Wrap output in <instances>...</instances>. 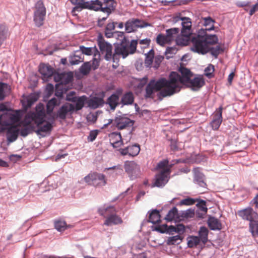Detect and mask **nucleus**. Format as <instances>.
Wrapping results in <instances>:
<instances>
[{
	"instance_id": "8fccbe9b",
	"label": "nucleus",
	"mask_w": 258,
	"mask_h": 258,
	"mask_svg": "<svg viewBox=\"0 0 258 258\" xmlns=\"http://www.w3.org/2000/svg\"><path fill=\"white\" fill-rule=\"evenodd\" d=\"M87 99V97L85 95L81 97L77 98L76 101L75 102V104H73L74 107L73 112L81 110L84 106L85 101Z\"/></svg>"
},
{
	"instance_id": "a18cd8bd",
	"label": "nucleus",
	"mask_w": 258,
	"mask_h": 258,
	"mask_svg": "<svg viewBox=\"0 0 258 258\" xmlns=\"http://www.w3.org/2000/svg\"><path fill=\"white\" fill-rule=\"evenodd\" d=\"M208 53L210 52L215 58H217L220 53L224 51V48L219 45H217L216 47L208 46Z\"/></svg>"
},
{
	"instance_id": "4468645a",
	"label": "nucleus",
	"mask_w": 258,
	"mask_h": 258,
	"mask_svg": "<svg viewBox=\"0 0 258 258\" xmlns=\"http://www.w3.org/2000/svg\"><path fill=\"white\" fill-rule=\"evenodd\" d=\"M237 215L242 219L251 222L258 217V214L254 211L252 208L249 206L247 208L239 210Z\"/></svg>"
},
{
	"instance_id": "7ed1b4c3",
	"label": "nucleus",
	"mask_w": 258,
	"mask_h": 258,
	"mask_svg": "<svg viewBox=\"0 0 258 258\" xmlns=\"http://www.w3.org/2000/svg\"><path fill=\"white\" fill-rule=\"evenodd\" d=\"M86 8L90 10L96 12L101 11L103 13L107 14V16H109L115 10L116 6L110 4L103 7L102 2L99 0H91L87 1L86 3Z\"/></svg>"
},
{
	"instance_id": "72a5a7b5",
	"label": "nucleus",
	"mask_w": 258,
	"mask_h": 258,
	"mask_svg": "<svg viewBox=\"0 0 258 258\" xmlns=\"http://www.w3.org/2000/svg\"><path fill=\"white\" fill-rule=\"evenodd\" d=\"M134 96L132 92L128 91L125 92L122 96L120 100V104L122 107L124 105H130L134 104Z\"/></svg>"
},
{
	"instance_id": "6e6552de",
	"label": "nucleus",
	"mask_w": 258,
	"mask_h": 258,
	"mask_svg": "<svg viewBox=\"0 0 258 258\" xmlns=\"http://www.w3.org/2000/svg\"><path fill=\"white\" fill-rule=\"evenodd\" d=\"M84 180L88 184H101L102 185H105L107 184L105 175L103 173L97 172H91L84 177Z\"/></svg>"
},
{
	"instance_id": "a19ab883",
	"label": "nucleus",
	"mask_w": 258,
	"mask_h": 258,
	"mask_svg": "<svg viewBox=\"0 0 258 258\" xmlns=\"http://www.w3.org/2000/svg\"><path fill=\"white\" fill-rule=\"evenodd\" d=\"M209 233V230L208 228L205 226H202L200 227L198 236L203 243L205 244L208 242Z\"/></svg>"
},
{
	"instance_id": "f3484780",
	"label": "nucleus",
	"mask_w": 258,
	"mask_h": 258,
	"mask_svg": "<svg viewBox=\"0 0 258 258\" xmlns=\"http://www.w3.org/2000/svg\"><path fill=\"white\" fill-rule=\"evenodd\" d=\"M205 84V80L202 76L198 75L194 79L191 78L184 85L187 88H190L192 91H197L199 90Z\"/></svg>"
},
{
	"instance_id": "aec40b11",
	"label": "nucleus",
	"mask_w": 258,
	"mask_h": 258,
	"mask_svg": "<svg viewBox=\"0 0 258 258\" xmlns=\"http://www.w3.org/2000/svg\"><path fill=\"white\" fill-rule=\"evenodd\" d=\"M192 171L194 173V182L200 187L206 188L207 185L205 182V175L201 171L200 168H194Z\"/></svg>"
},
{
	"instance_id": "2f4dec72",
	"label": "nucleus",
	"mask_w": 258,
	"mask_h": 258,
	"mask_svg": "<svg viewBox=\"0 0 258 258\" xmlns=\"http://www.w3.org/2000/svg\"><path fill=\"white\" fill-rule=\"evenodd\" d=\"M122 222L121 218L117 216L115 213H111L106 218L104 224L107 226H110L112 224L117 225L121 224Z\"/></svg>"
},
{
	"instance_id": "393cba45",
	"label": "nucleus",
	"mask_w": 258,
	"mask_h": 258,
	"mask_svg": "<svg viewBox=\"0 0 258 258\" xmlns=\"http://www.w3.org/2000/svg\"><path fill=\"white\" fill-rule=\"evenodd\" d=\"M104 93L102 92L101 97L94 96L91 97L88 101V106L92 109H96L102 107L105 104L103 100Z\"/></svg>"
},
{
	"instance_id": "a211bd4d",
	"label": "nucleus",
	"mask_w": 258,
	"mask_h": 258,
	"mask_svg": "<svg viewBox=\"0 0 258 258\" xmlns=\"http://www.w3.org/2000/svg\"><path fill=\"white\" fill-rule=\"evenodd\" d=\"M53 77L54 81L57 83V84L60 85H66L72 82L73 79V75L71 72L68 73L55 72Z\"/></svg>"
},
{
	"instance_id": "39448f33",
	"label": "nucleus",
	"mask_w": 258,
	"mask_h": 258,
	"mask_svg": "<svg viewBox=\"0 0 258 258\" xmlns=\"http://www.w3.org/2000/svg\"><path fill=\"white\" fill-rule=\"evenodd\" d=\"M132 116V114L130 113H124L121 115L116 114L114 119V123L117 128L119 130H122L133 126L135 120L129 118V116Z\"/></svg>"
},
{
	"instance_id": "20e7f679",
	"label": "nucleus",
	"mask_w": 258,
	"mask_h": 258,
	"mask_svg": "<svg viewBox=\"0 0 258 258\" xmlns=\"http://www.w3.org/2000/svg\"><path fill=\"white\" fill-rule=\"evenodd\" d=\"M35 9L33 20L35 25L40 27L43 24L46 13L45 7L42 0H39L37 2L35 6Z\"/></svg>"
},
{
	"instance_id": "dca6fc26",
	"label": "nucleus",
	"mask_w": 258,
	"mask_h": 258,
	"mask_svg": "<svg viewBox=\"0 0 258 258\" xmlns=\"http://www.w3.org/2000/svg\"><path fill=\"white\" fill-rule=\"evenodd\" d=\"M16 121L15 114L5 113L1 114L0 117V131L6 130L9 126L13 125Z\"/></svg>"
},
{
	"instance_id": "1a4fd4ad",
	"label": "nucleus",
	"mask_w": 258,
	"mask_h": 258,
	"mask_svg": "<svg viewBox=\"0 0 258 258\" xmlns=\"http://www.w3.org/2000/svg\"><path fill=\"white\" fill-rule=\"evenodd\" d=\"M163 208L160 210L157 209H152L149 210L147 214L148 216V219H144L142 222L141 226L142 227L148 223H152L155 225L158 223H161V212L162 211Z\"/></svg>"
},
{
	"instance_id": "864d4df0",
	"label": "nucleus",
	"mask_w": 258,
	"mask_h": 258,
	"mask_svg": "<svg viewBox=\"0 0 258 258\" xmlns=\"http://www.w3.org/2000/svg\"><path fill=\"white\" fill-rule=\"evenodd\" d=\"M185 1L183 0H172V1H166V0H162L160 1V2L162 4V6H167L171 5L172 6H180L182 5L185 4Z\"/></svg>"
},
{
	"instance_id": "338daca9",
	"label": "nucleus",
	"mask_w": 258,
	"mask_h": 258,
	"mask_svg": "<svg viewBox=\"0 0 258 258\" xmlns=\"http://www.w3.org/2000/svg\"><path fill=\"white\" fill-rule=\"evenodd\" d=\"M215 70L214 66L212 64H209L205 69V75L210 79L214 77L213 72Z\"/></svg>"
},
{
	"instance_id": "9b49d317",
	"label": "nucleus",
	"mask_w": 258,
	"mask_h": 258,
	"mask_svg": "<svg viewBox=\"0 0 258 258\" xmlns=\"http://www.w3.org/2000/svg\"><path fill=\"white\" fill-rule=\"evenodd\" d=\"M26 147V146L22 147L21 149L22 151L20 154H11L8 155L7 157L9 158L10 161L16 163L20 161L22 158L26 157L30 154L32 153V152H34L35 148H38V147H35V146H30L28 148Z\"/></svg>"
},
{
	"instance_id": "c03bdc74",
	"label": "nucleus",
	"mask_w": 258,
	"mask_h": 258,
	"mask_svg": "<svg viewBox=\"0 0 258 258\" xmlns=\"http://www.w3.org/2000/svg\"><path fill=\"white\" fill-rule=\"evenodd\" d=\"M186 240L187 247L189 248L196 247L202 242L200 238L196 235H188Z\"/></svg>"
},
{
	"instance_id": "4be33fe9",
	"label": "nucleus",
	"mask_w": 258,
	"mask_h": 258,
	"mask_svg": "<svg viewBox=\"0 0 258 258\" xmlns=\"http://www.w3.org/2000/svg\"><path fill=\"white\" fill-rule=\"evenodd\" d=\"M207 224L210 230L220 231L223 228L220 220L211 215H208Z\"/></svg>"
},
{
	"instance_id": "b1692460",
	"label": "nucleus",
	"mask_w": 258,
	"mask_h": 258,
	"mask_svg": "<svg viewBox=\"0 0 258 258\" xmlns=\"http://www.w3.org/2000/svg\"><path fill=\"white\" fill-rule=\"evenodd\" d=\"M199 31L200 33H201L202 36L208 46L218 43V38L217 35L209 34L204 31L203 28H201Z\"/></svg>"
},
{
	"instance_id": "f257e3e1",
	"label": "nucleus",
	"mask_w": 258,
	"mask_h": 258,
	"mask_svg": "<svg viewBox=\"0 0 258 258\" xmlns=\"http://www.w3.org/2000/svg\"><path fill=\"white\" fill-rule=\"evenodd\" d=\"M158 79L163 87V89L157 94L159 100L178 93L182 88L180 75L176 72L171 71L168 79L161 77Z\"/></svg>"
},
{
	"instance_id": "4d7b16f0",
	"label": "nucleus",
	"mask_w": 258,
	"mask_h": 258,
	"mask_svg": "<svg viewBox=\"0 0 258 258\" xmlns=\"http://www.w3.org/2000/svg\"><path fill=\"white\" fill-rule=\"evenodd\" d=\"M39 97V93H33L30 94L27 97L26 102L28 107L31 106L35 102H36Z\"/></svg>"
},
{
	"instance_id": "c85d7f7f",
	"label": "nucleus",
	"mask_w": 258,
	"mask_h": 258,
	"mask_svg": "<svg viewBox=\"0 0 258 258\" xmlns=\"http://www.w3.org/2000/svg\"><path fill=\"white\" fill-rule=\"evenodd\" d=\"M195 216V211L191 208H188L186 210L180 211L179 212L178 223L184 221L185 220L194 218Z\"/></svg>"
},
{
	"instance_id": "79ce46f5",
	"label": "nucleus",
	"mask_w": 258,
	"mask_h": 258,
	"mask_svg": "<svg viewBox=\"0 0 258 258\" xmlns=\"http://www.w3.org/2000/svg\"><path fill=\"white\" fill-rule=\"evenodd\" d=\"M184 236L179 235H172L167 237L165 242L168 245H178L184 240Z\"/></svg>"
},
{
	"instance_id": "0e129e2a",
	"label": "nucleus",
	"mask_w": 258,
	"mask_h": 258,
	"mask_svg": "<svg viewBox=\"0 0 258 258\" xmlns=\"http://www.w3.org/2000/svg\"><path fill=\"white\" fill-rule=\"evenodd\" d=\"M168 41H169L167 35L164 36L161 33L158 34L156 38L157 43L162 46H163Z\"/></svg>"
},
{
	"instance_id": "4c0bfd02",
	"label": "nucleus",
	"mask_w": 258,
	"mask_h": 258,
	"mask_svg": "<svg viewBox=\"0 0 258 258\" xmlns=\"http://www.w3.org/2000/svg\"><path fill=\"white\" fill-rule=\"evenodd\" d=\"M8 150V146H0V167L9 168L10 164L5 161L4 159L7 158L6 151Z\"/></svg>"
},
{
	"instance_id": "6ab92c4d",
	"label": "nucleus",
	"mask_w": 258,
	"mask_h": 258,
	"mask_svg": "<svg viewBox=\"0 0 258 258\" xmlns=\"http://www.w3.org/2000/svg\"><path fill=\"white\" fill-rule=\"evenodd\" d=\"M222 110L223 107L220 106L214 113L213 118L210 123L213 130H218L222 122Z\"/></svg>"
},
{
	"instance_id": "09e8293b",
	"label": "nucleus",
	"mask_w": 258,
	"mask_h": 258,
	"mask_svg": "<svg viewBox=\"0 0 258 258\" xmlns=\"http://www.w3.org/2000/svg\"><path fill=\"white\" fill-rule=\"evenodd\" d=\"M197 202L196 207L197 210H199L202 212L207 213L208 208L207 205V201L201 199L200 198H195V203Z\"/></svg>"
},
{
	"instance_id": "603ef678",
	"label": "nucleus",
	"mask_w": 258,
	"mask_h": 258,
	"mask_svg": "<svg viewBox=\"0 0 258 258\" xmlns=\"http://www.w3.org/2000/svg\"><path fill=\"white\" fill-rule=\"evenodd\" d=\"M191 37L178 36L175 39L176 44L181 46H187L191 42Z\"/></svg>"
},
{
	"instance_id": "052dcab7",
	"label": "nucleus",
	"mask_w": 258,
	"mask_h": 258,
	"mask_svg": "<svg viewBox=\"0 0 258 258\" xmlns=\"http://www.w3.org/2000/svg\"><path fill=\"white\" fill-rule=\"evenodd\" d=\"M195 204V198H192L191 197H187L186 198H184L181 200L179 202H178L176 205L177 206H190L192 205Z\"/></svg>"
},
{
	"instance_id": "6e6d98bb",
	"label": "nucleus",
	"mask_w": 258,
	"mask_h": 258,
	"mask_svg": "<svg viewBox=\"0 0 258 258\" xmlns=\"http://www.w3.org/2000/svg\"><path fill=\"white\" fill-rule=\"evenodd\" d=\"M91 69V64L90 62L86 61L84 62L80 67L79 71L82 74L87 75L90 73Z\"/></svg>"
},
{
	"instance_id": "c9c22d12",
	"label": "nucleus",
	"mask_w": 258,
	"mask_h": 258,
	"mask_svg": "<svg viewBox=\"0 0 258 258\" xmlns=\"http://www.w3.org/2000/svg\"><path fill=\"white\" fill-rule=\"evenodd\" d=\"M97 44L100 51L103 53L107 50V48L112 47V45L104 40L103 35L99 33L97 36Z\"/></svg>"
},
{
	"instance_id": "e2e57ef3",
	"label": "nucleus",
	"mask_w": 258,
	"mask_h": 258,
	"mask_svg": "<svg viewBox=\"0 0 258 258\" xmlns=\"http://www.w3.org/2000/svg\"><path fill=\"white\" fill-rule=\"evenodd\" d=\"M68 155V153L64 150H59L58 152L56 154V155L52 158V160L57 162L61 159L65 158Z\"/></svg>"
},
{
	"instance_id": "de8ad7c7",
	"label": "nucleus",
	"mask_w": 258,
	"mask_h": 258,
	"mask_svg": "<svg viewBox=\"0 0 258 258\" xmlns=\"http://www.w3.org/2000/svg\"><path fill=\"white\" fill-rule=\"evenodd\" d=\"M205 156L200 153H193L188 157L189 164L199 163L204 161Z\"/></svg>"
},
{
	"instance_id": "a878e982",
	"label": "nucleus",
	"mask_w": 258,
	"mask_h": 258,
	"mask_svg": "<svg viewBox=\"0 0 258 258\" xmlns=\"http://www.w3.org/2000/svg\"><path fill=\"white\" fill-rule=\"evenodd\" d=\"M178 71L181 74V84L183 86L194 76V73L189 69L184 67L180 66Z\"/></svg>"
},
{
	"instance_id": "2eb2a0df",
	"label": "nucleus",
	"mask_w": 258,
	"mask_h": 258,
	"mask_svg": "<svg viewBox=\"0 0 258 258\" xmlns=\"http://www.w3.org/2000/svg\"><path fill=\"white\" fill-rule=\"evenodd\" d=\"M162 89L163 87L159 79L157 80L152 79L146 86L145 97L146 98H151L153 97L154 91L160 92Z\"/></svg>"
},
{
	"instance_id": "58836bf2",
	"label": "nucleus",
	"mask_w": 258,
	"mask_h": 258,
	"mask_svg": "<svg viewBox=\"0 0 258 258\" xmlns=\"http://www.w3.org/2000/svg\"><path fill=\"white\" fill-rule=\"evenodd\" d=\"M10 35L8 26L5 23L0 24V47Z\"/></svg>"
},
{
	"instance_id": "473e14b6",
	"label": "nucleus",
	"mask_w": 258,
	"mask_h": 258,
	"mask_svg": "<svg viewBox=\"0 0 258 258\" xmlns=\"http://www.w3.org/2000/svg\"><path fill=\"white\" fill-rule=\"evenodd\" d=\"M139 23L138 18H132L127 20L124 24L125 30L127 33L136 32L137 30L136 23Z\"/></svg>"
},
{
	"instance_id": "bb28decb",
	"label": "nucleus",
	"mask_w": 258,
	"mask_h": 258,
	"mask_svg": "<svg viewBox=\"0 0 258 258\" xmlns=\"http://www.w3.org/2000/svg\"><path fill=\"white\" fill-rule=\"evenodd\" d=\"M179 211L176 206L173 207L170 209L164 219L167 222H174L175 223H178Z\"/></svg>"
},
{
	"instance_id": "69168bd1",
	"label": "nucleus",
	"mask_w": 258,
	"mask_h": 258,
	"mask_svg": "<svg viewBox=\"0 0 258 258\" xmlns=\"http://www.w3.org/2000/svg\"><path fill=\"white\" fill-rule=\"evenodd\" d=\"M177 51V49L176 46L167 47L165 51V54L167 59L173 57Z\"/></svg>"
},
{
	"instance_id": "5fc2aeb1",
	"label": "nucleus",
	"mask_w": 258,
	"mask_h": 258,
	"mask_svg": "<svg viewBox=\"0 0 258 258\" xmlns=\"http://www.w3.org/2000/svg\"><path fill=\"white\" fill-rule=\"evenodd\" d=\"M43 187H45V189H43V190H41L42 192H45L49 191L51 189L55 188L56 187V185L55 184H49L48 179H45L43 181V182L41 183L40 186L39 188H40V189H41V188H43Z\"/></svg>"
},
{
	"instance_id": "c756f323",
	"label": "nucleus",
	"mask_w": 258,
	"mask_h": 258,
	"mask_svg": "<svg viewBox=\"0 0 258 258\" xmlns=\"http://www.w3.org/2000/svg\"><path fill=\"white\" fill-rule=\"evenodd\" d=\"M79 49L82 54L86 55H91L93 54L94 56L98 55V57H100V52L95 45L93 47H85L84 45H81L79 47Z\"/></svg>"
},
{
	"instance_id": "37998d69",
	"label": "nucleus",
	"mask_w": 258,
	"mask_h": 258,
	"mask_svg": "<svg viewBox=\"0 0 258 258\" xmlns=\"http://www.w3.org/2000/svg\"><path fill=\"white\" fill-rule=\"evenodd\" d=\"M11 91V86L8 84L0 82V101L4 100Z\"/></svg>"
},
{
	"instance_id": "7c9ffc66",
	"label": "nucleus",
	"mask_w": 258,
	"mask_h": 258,
	"mask_svg": "<svg viewBox=\"0 0 258 258\" xmlns=\"http://www.w3.org/2000/svg\"><path fill=\"white\" fill-rule=\"evenodd\" d=\"M153 231H156L162 234H167L170 235V225L166 224H161L158 223L155 225H152L151 227Z\"/></svg>"
},
{
	"instance_id": "ea45409f",
	"label": "nucleus",
	"mask_w": 258,
	"mask_h": 258,
	"mask_svg": "<svg viewBox=\"0 0 258 258\" xmlns=\"http://www.w3.org/2000/svg\"><path fill=\"white\" fill-rule=\"evenodd\" d=\"M19 134V128L13 127L9 129L6 134L8 143H12L16 140Z\"/></svg>"
},
{
	"instance_id": "774afa93",
	"label": "nucleus",
	"mask_w": 258,
	"mask_h": 258,
	"mask_svg": "<svg viewBox=\"0 0 258 258\" xmlns=\"http://www.w3.org/2000/svg\"><path fill=\"white\" fill-rule=\"evenodd\" d=\"M64 95L63 94L62 91L59 90V87L58 86H55L54 90V96L56 99L62 102V101L64 100Z\"/></svg>"
},
{
	"instance_id": "0eeeda50",
	"label": "nucleus",
	"mask_w": 258,
	"mask_h": 258,
	"mask_svg": "<svg viewBox=\"0 0 258 258\" xmlns=\"http://www.w3.org/2000/svg\"><path fill=\"white\" fill-rule=\"evenodd\" d=\"M124 168L131 180L136 179L141 174L140 165L134 161H126L124 162Z\"/></svg>"
},
{
	"instance_id": "f704fd0d",
	"label": "nucleus",
	"mask_w": 258,
	"mask_h": 258,
	"mask_svg": "<svg viewBox=\"0 0 258 258\" xmlns=\"http://www.w3.org/2000/svg\"><path fill=\"white\" fill-rule=\"evenodd\" d=\"M116 208L113 205H107L104 204L98 208L97 212L101 216L105 217L106 213H116Z\"/></svg>"
},
{
	"instance_id": "5701e85b",
	"label": "nucleus",
	"mask_w": 258,
	"mask_h": 258,
	"mask_svg": "<svg viewBox=\"0 0 258 258\" xmlns=\"http://www.w3.org/2000/svg\"><path fill=\"white\" fill-rule=\"evenodd\" d=\"M175 224L174 225H170V235H173L174 233H176L177 235L185 237V233L188 226L184 225L183 224L180 223V222Z\"/></svg>"
},
{
	"instance_id": "bf43d9fd",
	"label": "nucleus",
	"mask_w": 258,
	"mask_h": 258,
	"mask_svg": "<svg viewBox=\"0 0 258 258\" xmlns=\"http://www.w3.org/2000/svg\"><path fill=\"white\" fill-rule=\"evenodd\" d=\"M179 32V29L178 28H172L167 29L166 30V34L168 38V41H171L174 39V35L177 34Z\"/></svg>"
},
{
	"instance_id": "9d476101",
	"label": "nucleus",
	"mask_w": 258,
	"mask_h": 258,
	"mask_svg": "<svg viewBox=\"0 0 258 258\" xmlns=\"http://www.w3.org/2000/svg\"><path fill=\"white\" fill-rule=\"evenodd\" d=\"M38 72L41 75V79L44 82L48 81L53 76H54L56 72L52 66L45 63H40Z\"/></svg>"
},
{
	"instance_id": "ddd939ff",
	"label": "nucleus",
	"mask_w": 258,
	"mask_h": 258,
	"mask_svg": "<svg viewBox=\"0 0 258 258\" xmlns=\"http://www.w3.org/2000/svg\"><path fill=\"white\" fill-rule=\"evenodd\" d=\"M138 40H132L130 43V50L129 52L123 51L119 43L115 45L114 53L117 55H121L122 58H125L129 54H133L137 51Z\"/></svg>"
},
{
	"instance_id": "49530a36",
	"label": "nucleus",
	"mask_w": 258,
	"mask_h": 258,
	"mask_svg": "<svg viewBox=\"0 0 258 258\" xmlns=\"http://www.w3.org/2000/svg\"><path fill=\"white\" fill-rule=\"evenodd\" d=\"M249 229L253 237H258V217L249 223Z\"/></svg>"
},
{
	"instance_id": "3c124183",
	"label": "nucleus",
	"mask_w": 258,
	"mask_h": 258,
	"mask_svg": "<svg viewBox=\"0 0 258 258\" xmlns=\"http://www.w3.org/2000/svg\"><path fill=\"white\" fill-rule=\"evenodd\" d=\"M67 225V222L60 219L54 220V226L58 232H63L66 230L64 226Z\"/></svg>"
},
{
	"instance_id": "680f3d73",
	"label": "nucleus",
	"mask_w": 258,
	"mask_h": 258,
	"mask_svg": "<svg viewBox=\"0 0 258 258\" xmlns=\"http://www.w3.org/2000/svg\"><path fill=\"white\" fill-rule=\"evenodd\" d=\"M54 86L51 83H48L47 84L45 92H46V95L44 96L43 99L44 101H45L46 99L49 98L51 95H52L54 91Z\"/></svg>"
},
{
	"instance_id": "e433bc0d",
	"label": "nucleus",
	"mask_w": 258,
	"mask_h": 258,
	"mask_svg": "<svg viewBox=\"0 0 258 258\" xmlns=\"http://www.w3.org/2000/svg\"><path fill=\"white\" fill-rule=\"evenodd\" d=\"M61 103L59 100H57L55 97L50 99L46 103V108L47 115L52 114L54 108L59 106Z\"/></svg>"
},
{
	"instance_id": "13d9d810",
	"label": "nucleus",
	"mask_w": 258,
	"mask_h": 258,
	"mask_svg": "<svg viewBox=\"0 0 258 258\" xmlns=\"http://www.w3.org/2000/svg\"><path fill=\"white\" fill-rule=\"evenodd\" d=\"M52 129V125L51 124V122H46V124H44L42 126L38 127L36 132L38 135H40L41 132H43L45 133H50Z\"/></svg>"
},
{
	"instance_id": "f03ea898",
	"label": "nucleus",
	"mask_w": 258,
	"mask_h": 258,
	"mask_svg": "<svg viewBox=\"0 0 258 258\" xmlns=\"http://www.w3.org/2000/svg\"><path fill=\"white\" fill-rule=\"evenodd\" d=\"M191 42L192 46L190 48V50L192 52L202 55H205L208 53L209 46L206 43L202 36L201 33H200L199 30L197 34L191 37Z\"/></svg>"
},
{
	"instance_id": "f8f14e48",
	"label": "nucleus",
	"mask_w": 258,
	"mask_h": 258,
	"mask_svg": "<svg viewBox=\"0 0 258 258\" xmlns=\"http://www.w3.org/2000/svg\"><path fill=\"white\" fill-rule=\"evenodd\" d=\"M122 93V89L118 88L107 98L106 102H105V103L109 105L111 110L114 111L116 107L120 104V102H119V97Z\"/></svg>"
},
{
	"instance_id": "cd10ccee",
	"label": "nucleus",
	"mask_w": 258,
	"mask_h": 258,
	"mask_svg": "<svg viewBox=\"0 0 258 258\" xmlns=\"http://www.w3.org/2000/svg\"><path fill=\"white\" fill-rule=\"evenodd\" d=\"M70 2L72 5H75L71 11V14L73 16H77L76 12H80L86 8V2L85 0H70Z\"/></svg>"
},
{
	"instance_id": "412c9836",
	"label": "nucleus",
	"mask_w": 258,
	"mask_h": 258,
	"mask_svg": "<svg viewBox=\"0 0 258 258\" xmlns=\"http://www.w3.org/2000/svg\"><path fill=\"white\" fill-rule=\"evenodd\" d=\"M73 104L66 103L63 104L56 112V117L58 119H66L68 114H72L73 112Z\"/></svg>"
},
{
	"instance_id": "423d86ee",
	"label": "nucleus",
	"mask_w": 258,
	"mask_h": 258,
	"mask_svg": "<svg viewBox=\"0 0 258 258\" xmlns=\"http://www.w3.org/2000/svg\"><path fill=\"white\" fill-rule=\"evenodd\" d=\"M171 170L169 167L163 169L155 176V181L151 187H163L170 179Z\"/></svg>"
}]
</instances>
